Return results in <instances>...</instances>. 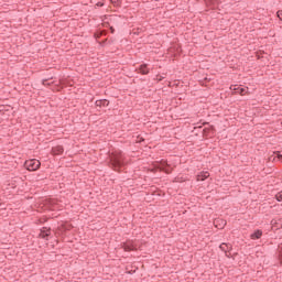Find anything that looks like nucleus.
Wrapping results in <instances>:
<instances>
[{
	"label": "nucleus",
	"mask_w": 282,
	"mask_h": 282,
	"mask_svg": "<svg viewBox=\"0 0 282 282\" xmlns=\"http://www.w3.org/2000/svg\"><path fill=\"white\" fill-rule=\"evenodd\" d=\"M97 107H109V100L104 99V100H98L96 101Z\"/></svg>",
	"instance_id": "13"
},
{
	"label": "nucleus",
	"mask_w": 282,
	"mask_h": 282,
	"mask_svg": "<svg viewBox=\"0 0 282 282\" xmlns=\"http://www.w3.org/2000/svg\"><path fill=\"white\" fill-rule=\"evenodd\" d=\"M210 177V174L208 172H202L197 175L196 180L197 182H204V180H208Z\"/></svg>",
	"instance_id": "6"
},
{
	"label": "nucleus",
	"mask_w": 282,
	"mask_h": 282,
	"mask_svg": "<svg viewBox=\"0 0 282 282\" xmlns=\"http://www.w3.org/2000/svg\"><path fill=\"white\" fill-rule=\"evenodd\" d=\"M219 248H220V250L223 251V252H230V250H232V245H228V243H221L220 246H219Z\"/></svg>",
	"instance_id": "10"
},
{
	"label": "nucleus",
	"mask_w": 282,
	"mask_h": 282,
	"mask_svg": "<svg viewBox=\"0 0 282 282\" xmlns=\"http://www.w3.org/2000/svg\"><path fill=\"white\" fill-rule=\"evenodd\" d=\"M55 235H56V237H58V235H61V232L56 231Z\"/></svg>",
	"instance_id": "20"
},
{
	"label": "nucleus",
	"mask_w": 282,
	"mask_h": 282,
	"mask_svg": "<svg viewBox=\"0 0 282 282\" xmlns=\"http://www.w3.org/2000/svg\"><path fill=\"white\" fill-rule=\"evenodd\" d=\"M275 199H278V202H282V192L275 195Z\"/></svg>",
	"instance_id": "16"
},
{
	"label": "nucleus",
	"mask_w": 282,
	"mask_h": 282,
	"mask_svg": "<svg viewBox=\"0 0 282 282\" xmlns=\"http://www.w3.org/2000/svg\"><path fill=\"white\" fill-rule=\"evenodd\" d=\"M63 151H64L63 145H56L55 148L52 149V154L61 155Z\"/></svg>",
	"instance_id": "9"
},
{
	"label": "nucleus",
	"mask_w": 282,
	"mask_h": 282,
	"mask_svg": "<svg viewBox=\"0 0 282 282\" xmlns=\"http://www.w3.org/2000/svg\"><path fill=\"white\" fill-rule=\"evenodd\" d=\"M269 160L270 162H282V154L271 155Z\"/></svg>",
	"instance_id": "12"
},
{
	"label": "nucleus",
	"mask_w": 282,
	"mask_h": 282,
	"mask_svg": "<svg viewBox=\"0 0 282 282\" xmlns=\"http://www.w3.org/2000/svg\"><path fill=\"white\" fill-rule=\"evenodd\" d=\"M123 250L126 252H131V250H135V247L133 246V242L128 241V242L123 243Z\"/></svg>",
	"instance_id": "8"
},
{
	"label": "nucleus",
	"mask_w": 282,
	"mask_h": 282,
	"mask_svg": "<svg viewBox=\"0 0 282 282\" xmlns=\"http://www.w3.org/2000/svg\"><path fill=\"white\" fill-rule=\"evenodd\" d=\"M225 257H227V259H235V256L228 253V251L225 253Z\"/></svg>",
	"instance_id": "17"
},
{
	"label": "nucleus",
	"mask_w": 282,
	"mask_h": 282,
	"mask_svg": "<svg viewBox=\"0 0 282 282\" xmlns=\"http://www.w3.org/2000/svg\"><path fill=\"white\" fill-rule=\"evenodd\" d=\"M43 85H47V80H43Z\"/></svg>",
	"instance_id": "19"
},
{
	"label": "nucleus",
	"mask_w": 282,
	"mask_h": 282,
	"mask_svg": "<svg viewBox=\"0 0 282 282\" xmlns=\"http://www.w3.org/2000/svg\"><path fill=\"white\" fill-rule=\"evenodd\" d=\"M230 89L234 94H239L240 96H246V94H248V88H240L238 85L230 86Z\"/></svg>",
	"instance_id": "3"
},
{
	"label": "nucleus",
	"mask_w": 282,
	"mask_h": 282,
	"mask_svg": "<svg viewBox=\"0 0 282 282\" xmlns=\"http://www.w3.org/2000/svg\"><path fill=\"white\" fill-rule=\"evenodd\" d=\"M110 30H111V33L113 34V28H111Z\"/></svg>",
	"instance_id": "21"
},
{
	"label": "nucleus",
	"mask_w": 282,
	"mask_h": 282,
	"mask_svg": "<svg viewBox=\"0 0 282 282\" xmlns=\"http://www.w3.org/2000/svg\"><path fill=\"white\" fill-rule=\"evenodd\" d=\"M110 164L115 171H120L122 169V155L118 152H115L110 156Z\"/></svg>",
	"instance_id": "1"
},
{
	"label": "nucleus",
	"mask_w": 282,
	"mask_h": 282,
	"mask_svg": "<svg viewBox=\"0 0 282 282\" xmlns=\"http://www.w3.org/2000/svg\"><path fill=\"white\" fill-rule=\"evenodd\" d=\"M96 6L102 8V2H98Z\"/></svg>",
	"instance_id": "18"
},
{
	"label": "nucleus",
	"mask_w": 282,
	"mask_h": 282,
	"mask_svg": "<svg viewBox=\"0 0 282 282\" xmlns=\"http://www.w3.org/2000/svg\"><path fill=\"white\" fill-rule=\"evenodd\" d=\"M263 236V231L261 230H256L253 234L250 235V239H261Z\"/></svg>",
	"instance_id": "11"
},
{
	"label": "nucleus",
	"mask_w": 282,
	"mask_h": 282,
	"mask_svg": "<svg viewBox=\"0 0 282 282\" xmlns=\"http://www.w3.org/2000/svg\"><path fill=\"white\" fill-rule=\"evenodd\" d=\"M110 2H111L112 6H115V7L120 6V0H110Z\"/></svg>",
	"instance_id": "15"
},
{
	"label": "nucleus",
	"mask_w": 282,
	"mask_h": 282,
	"mask_svg": "<svg viewBox=\"0 0 282 282\" xmlns=\"http://www.w3.org/2000/svg\"><path fill=\"white\" fill-rule=\"evenodd\" d=\"M214 226L216 228H218L219 230H221L226 226V220H224V219H216L214 221Z\"/></svg>",
	"instance_id": "7"
},
{
	"label": "nucleus",
	"mask_w": 282,
	"mask_h": 282,
	"mask_svg": "<svg viewBox=\"0 0 282 282\" xmlns=\"http://www.w3.org/2000/svg\"><path fill=\"white\" fill-rule=\"evenodd\" d=\"M156 169H159L160 171H164V173L171 172V165H169L166 161H161L160 163H158Z\"/></svg>",
	"instance_id": "4"
},
{
	"label": "nucleus",
	"mask_w": 282,
	"mask_h": 282,
	"mask_svg": "<svg viewBox=\"0 0 282 282\" xmlns=\"http://www.w3.org/2000/svg\"><path fill=\"white\" fill-rule=\"evenodd\" d=\"M139 74H149V68L147 67V64L140 66Z\"/></svg>",
	"instance_id": "14"
},
{
	"label": "nucleus",
	"mask_w": 282,
	"mask_h": 282,
	"mask_svg": "<svg viewBox=\"0 0 282 282\" xmlns=\"http://www.w3.org/2000/svg\"><path fill=\"white\" fill-rule=\"evenodd\" d=\"M50 235H52V229H50L47 227H44L41 229L40 237L42 239H45V237H50Z\"/></svg>",
	"instance_id": "5"
},
{
	"label": "nucleus",
	"mask_w": 282,
	"mask_h": 282,
	"mask_svg": "<svg viewBox=\"0 0 282 282\" xmlns=\"http://www.w3.org/2000/svg\"><path fill=\"white\" fill-rule=\"evenodd\" d=\"M24 166L28 171H39V169H41V161L31 159L25 161Z\"/></svg>",
	"instance_id": "2"
}]
</instances>
